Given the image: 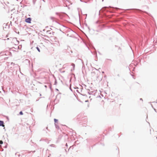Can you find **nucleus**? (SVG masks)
Masks as SVG:
<instances>
[{
	"label": "nucleus",
	"instance_id": "f257e3e1",
	"mask_svg": "<svg viewBox=\"0 0 157 157\" xmlns=\"http://www.w3.org/2000/svg\"><path fill=\"white\" fill-rule=\"evenodd\" d=\"M32 20V19L31 18L29 17L28 18L25 19V21L28 23H31V21Z\"/></svg>",
	"mask_w": 157,
	"mask_h": 157
},
{
	"label": "nucleus",
	"instance_id": "f03ea898",
	"mask_svg": "<svg viewBox=\"0 0 157 157\" xmlns=\"http://www.w3.org/2000/svg\"><path fill=\"white\" fill-rule=\"evenodd\" d=\"M0 126H2L5 128V125L4 124L3 121H0Z\"/></svg>",
	"mask_w": 157,
	"mask_h": 157
},
{
	"label": "nucleus",
	"instance_id": "7ed1b4c3",
	"mask_svg": "<svg viewBox=\"0 0 157 157\" xmlns=\"http://www.w3.org/2000/svg\"><path fill=\"white\" fill-rule=\"evenodd\" d=\"M54 122L55 123H56L58 121V120H57L56 119H54Z\"/></svg>",
	"mask_w": 157,
	"mask_h": 157
},
{
	"label": "nucleus",
	"instance_id": "20e7f679",
	"mask_svg": "<svg viewBox=\"0 0 157 157\" xmlns=\"http://www.w3.org/2000/svg\"><path fill=\"white\" fill-rule=\"evenodd\" d=\"M20 114L21 115H22L23 114V113L22 111H21L20 113Z\"/></svg>",
	"mask_w": 157,
	"mask_h": 157
},
{
	"label": "nucleus",
	"instance_id": "39448f33",
	"mask_svg": "<svg viewBox=\"0 0 157 157\" xmlns=\"http://www.w3.org/2000/svg\"><path fill=\"white\" fill-rule=\"evenodd\" d=\"M3 142L2 140H0V144H2Z\"/></svg>",
	"mask_w": 157,
	"mask_h": 157
},
{
	"label": "nucleus",
	"instance_id": "423d86ee",
	"mask_svg": "<svg viewBox=\"0 0 157 157\" xmlns=\"http://www.w3.org/2000/svg\"><path fill=\"white\" fill-rule=\"evenodd\" d=\"M37 48V50L38 51H39V52H40V49H39V48H38V47H37V48Z\"/></svg>",
	"mask_w": 157,
	"mask_h": 157
},
{
	"label": "nucleus",
	"instance_id": "0eeeda50",
	"mask_svg": "<svg viewBox=\"0 0 157 157\" xmlns=\"http://www.w3.org/2000/svg\"><path fill=\"white\" fill-rule=\"evenodd\" d=\"M50 30H48L47 31V33H49V32H50Z\"/></svg>",
	"mask_w": 157,
	"mask_h": 157
},
{
	"label": "nucleus",
	"instance_id": "6e6552de",
	"mask_svg": "<svg viewBox=\"0 0 157 157\" xmlns=\"http://www.w3.org/2000/svg\"><path fill=\"white\" fill-rule=\"evenodd\" d=\"M13 40H17L16 39H13Z\"/></svg>",
	"mask_w": 157,
	"mask_h": 157
},
{
	"label": "nucleus",
	"instance_id": "1a4fd4ad",
	"mask_svg": "<svg viewBox=\"0 0 157 157\" xmlns=\"http://www.w3.org/2000/svg\"><path fill=\"white\" fill-rule=\"evenodd\" d=\"M72 65H73L74 66H75V64H72Z\"/></svg>",
	"mask_w": 157,
	"mask_h": 157
}]
</instances>
